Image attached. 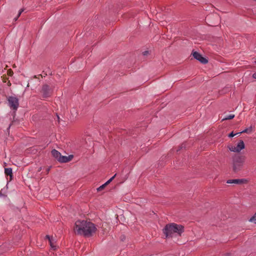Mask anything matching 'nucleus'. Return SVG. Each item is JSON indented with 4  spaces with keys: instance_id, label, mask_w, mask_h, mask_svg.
I'll use <instances>...</instances> for the list:
<instances>
[{
    "instance_id": "f257e3e1",
    "label": "nucleus",
    "mask_w": 256,
    "mask_h": 256,
    "mask_svg": "<svg viewBox=\"0 0 256 256\" xmlns=\"http://www.w3.org/2000/svg\"><path fill=\"white\" fill-rule=\"evenodd\" d=\"M96 230L94 224L88 221L77 220L75 223L74 232L86 236H92Z\"/></svg>"
},
{
    "instance_id": "f03ea898",
    "label": "nucleus",
    "mask_w": 256,
    "mask_h": 256,
    "mask_svg": "<svg viewBox=\"0 0 256 256\" xmlns=\"http://www.w3.org/2000/svg\"><path fill=\"white\" fill-rule=\"evenodd\" d=\"M184 232V226L174 223L168 224L164 229V233L166 238L172 237L174 236H180Z\"/></svg>"
},
{
    "instance_id": "7ed1b4c3",
    "label": "nucleus",
    "mask_w": 256,
    "mask_h": 256,
    "mask_svg": "<svg viewBox=\"0 0 256 256\" xmlns=\"http://www.w3.org/2000/svg\"><path fill=\"white\" fill-rule=\"evenodd\" d=\"M246 157L243 156L235 154L232 158V168L234 172L240 171L245 162Z\"/></svg>"
},
{
    "instance_id": "20e7f679",
    "label": "nucleus",
    "mask_w": 256,
    "mask_h": 256,
    "mask_svg": "<svg viewBox=\"0 0 256 256\" xmlns=\"http://www.w3.org/2000/svg\"><path fill=\"white\" fill-rule=\"evenodd\" d=\"M40 92L43 98H47L52 95V89L48 84H44L42 87Z\"/></svg>"
},
{
    "instance_id": "39448f33",
    "label": "nucleus",
    "mask_w": 256,
    "mask_h": 256,
    "mask_svg": "<svg viewBox=\"0 0 256 256\" xmlns=\"http://www.w3.org/2000/svg\"><path fill=\"white\" fill-rule=\"evenodd\" d=\"M8 100L10 108L16 110L19 106L18 100L14 96H9L8 98Z\"/></svg>"
},
{
    "instance_id": "423d86ee",
    "label": "nucleus",
    "mask_w": 256,
    "mask_h": 256,
    "mask_svg": "<svg viewBox=\"0 0 256 256\" xmlns=\"http://www.w3.org/2000/svg\"><path fill=\"white\" fill-rule=\"evenodd\" d=\"M192 54L194 58L200 61L201 63L206 64L208 62V60L203 57L200 53L196 52H194Z\"/></svg>"
},
{
    "instance_id": "0eeeda50",
    "label": "nucleus",
    "mask_w": 256,
    "mask_h": 256,
    "mask_svg": "<svg viewBox=\"0 0 256 256\" xmlns=\"http://www.w3.org/2000/svg\"><path fill=\"white\" fill-rule=\"evenodd\" d=\"M247 180L246 179H234V180H227L226 183L229 184H242L247 182Z\"/></svg>"
},
{
    "instance_id": "6e6552de",
    "label": "nucleus",
    "mask_w": 256,
    "mask_h": 256,
    "mask_svg": "<svg viewBox=\"0 0 256 256\" xmlns=\"http://www.w3.org/2000/svg\"><path fill=\"white\" fill-rule=\"evenodd\" d=\"M236 147V150L235 149L234 150H236V152H240L242 150L244 149L245 146L243 140H240Z\"/></svg>"
},
{
    "instance_id": "1a4fd4ad",
    "label": "nucleus",
    "mask_w": 256,
    "mask_h": 256,
    "mask_svg": "<svg viewBox=\"0 0 256 256\" xmlns=\"http://www.w3.org/2000/svg\"><path fill=\"white\" fill-rule=\"evenodd\" d=\"M72 157L73 156L72 155H70L68 156H63L61 155V156L58 162H67L70 161Z\"/></svg>"
},
{
    "instance_id": "9d476101",
    "label": "nucleus",
    "mask_w": 256,
    "mask_h": 256,
    "mask_svg": "<svg viewBox=\"0 0 256 256\" xmlns=\"http://www.w3.org/2000/svg\"><path fill=\"white\" fill-rule=\"evenodd\" d=\"M46 238L48 240L51 248L54 250H56L57 246L55 244L54 239L52 236L50 237L48 235L46 236Z\"/></svg>"
},
{
    "instance_id": "9b49d317",
    "label": "nucleus",
    "mask_w": 256,
    "mask_h": 256,
    "mask_svg": "<svg viewBox=\"0 0 256 256\" xmlns=\"http://www.w3.org/2000/svg\"><path fill=\"white\" fill-rule=\"evenodd\" d=\"M51 153L52 156L58 161H59L60 158L61 156L60 153L56 150H52Z\"/></svg>"
},
{
    "instance_id": "f8f14e48",
    "label": "nucleus",
    "mask_w": 256,
    "mask_h": 256,
    "mask_svg": "<svg viewBox=\"0 0 256 256\" xmlns=\"http://www.w3.org/2000/svg\"><path fill=\"white\" fill-rule=\"evenodd\" d=\"M4 173L6 175L8 176H10V179H12V169L11 168H6L4 169Z\"/></svg>"
},
{
    "instance_id": "ddd939ff",
    "label": "nucleus",
    "mask_w": 256,
    "mask_h": 256,
    "mask_svg": "<svg viewBox=\"0 0 256 256\" xmlns=\"http://www.w3.org/2000/svg\"><path fill=\"white\" fill-rule=\"evenodd\" d=\"M252 131V126H250L248 128H246L244 130L240 132L241 133H250Z\"/></svg>"
},
{
    "instance_id": "4468645a",
    "label": "nucleus",
    "mask_w": 256,
    "mask_h": 256,
    "mask_svg": "<svg viewBox=\"0 0 256 256\" xmlns=\"http://www.w3.org/2000/svg\"><path fill=\"white\" fill-rule=\"evenodd\" d=\"M234 117V114H230L228 116H226L225 118L223 119V120H232Z\"/></svg>"
},
{
    "instance_id": "2eb2a0df",
    "label": "nucleus",
    "mask_w": 256,
    "mask_h": 256,
    "mask_svg": "<svg viewBox=\"0 0 256 256\" xmlns=\"http://www.w3.org/2000/svg\"><path fill=\"white\" fill-rule=\"evenodd\" d=\"M24 9H20L19 10V12H18V14L16 18H15L14 19L15 21L17 20L18 18L20 16L21 14L24 12Z\"/></svg>"
},
{
    "instance_id": "dca6fc26",
    "label": "nucleus",
    "mask_w": 256,
    "mask_h": 256,
    "mask_svg": "<svg viewBox=\"0 0 256 256\" xmlns=\"http://www.w3.org/2000/svg\"><path fill=\"white\" fill-rule=\"evenodd\" d=\"M106 186V185H105V183H104V184H103L101 186L98 187L97 188V190L98 192H100V191L102 190Z\"/></svg>"
},
{
    "instance_id": "f3484780",
    "label": "nucleus",
    "mask_w": 256,
    "mask_h": 256,
    "mask_svg": "<svg viewBox=\"0 0 256 256\" xmlns=\"http://www.w3.org/2000/svg\"><path fill=\"white\" fill-rule=\"evenodd\" d=\"M116 176V174L115 175H114L109 180H108L106 183H105V185H108L114 179V178H115Z\"/></svg>"
},
{
    "instance_id": "a211bd4d",
    "label": "nucleus",
    "mask_w": 256,
    "mask_h": 256,
    "mask_svg": "<svg viewBox=\"0 0 256 256\" xmlns=\"http://www.w3.org/2000/svg\"><path fill=\"white\" fill-rule=\"evenodd\" d=\"M116 176V174L115 175H114L109 180H108L106 183H105V185H108L114 179V178H115Z\"/></svg>"
},
{
    "instance_id": "6ab92c4d",
    "label": "nucleus",
    "mask_w": 256,
    "mask_h": 256,
    "mask_svg": "<svg viewBox=\"0 0 256 256\" xmlns=\"http://www.w3.org/2000/svg\"><path fill=\"white\" fill-rule=\"evenodd\" d=\"M250 222H253L256 224V213L250 219Z\"/></svg>"
},
{
    "instance_id": "aec40b11",
    "label": "nucleus",
    "mask_w": 256,
    "mask_h": 256,
    "mask_svg": "<svg viewBox=\"0 0 256 256\" xmlns=\"http://www.w3.org/2000/svg\"><path fill=\"white\" fill-rule=\"evenodd\" d=\"M8 74L9 76H12L13 75V71L11 70V69H9L8 72Z\"/></svg>"
},
{
    "instance_id": "412c9836",
    "label": "nucleus",
    "mask_w": 256,
    "mask_h": 256,
    "mask_svg": "<svg viewBox=\"0 0 256 256\" xmlns=\"http://www.w3.org/2000/svg\"><path fill=\"white\" fill-rule=\"evenodd\" d=\"M240 134V132H238V133H236V134H234L233 132H232L231 133H230L228 135V136L230 137V138H232V137H233L234 136L236 135V134Z\"/></svg>"
},
{
    "instance_id": "4be33fe9",
    "label": "nucleus",
    "mask_w": 256,
    "mask_h": 256,
    "mask_svg": "<svg viewBox=\"0 0 256 256\" xmlns=\"http://www.w3.org/2000/svg\"><path fill=\"white\" fill-rule=\"evenodd\" d=\"M235 149H236V146H231V147H230V148H229V150H230V151H232V152H236V150H235Z\"/></svg>"
},
{
    "instance_id": "5701e85b",
    "label": "nucleus",
    "mask_w": 256,
    "mask_h": 256,
    "mask_svg": "<svg viewBox=\"0 0 256 256\" xmlns=\"http://www.w3.org/2000/svg\"><path fill=\"white\" fill-rule=\"evenodd\" d=\"M2 81L4 82H6L7 78L4 77H2Z\"/></svg>"
},
{
    "instance_id": "b1692460",
    "label": "nucleus",
    "mask_w": 256,
    "mask_h": 256,
    "mask_svg": "<svg viewBox=\"0 0 256 256\" xmlns=\"http://www.w3.org/2000/svg\"><path fill=\"white\" fill-rule=\"evenodd\" d=\"M148 51H144V52H143V54L144 56H146L148 55Z\"/></svg>"
},
{
    "instance_id": "393cba45",
    "label": "nucleus",
    "mask_w": 256,
    "mask_h": 256,
    "mask_svg": "<svg viewBox=\"0 0 256 256\" xmlns=\"http://www.w3.org/2000/svg\"><path fill=\"white\" fill-rule=\"evenodd\" d=\"M252 77L256 79V72L254 73L252 75Z\"/></svg>"
},
{
    "instance_id": "a878e982",
    "label": "nucleus",
    "mask_w": 256,
    "mask_h": 256,
    "mask_svg": "<svg viewBox=\"0 0 256 256\" xmlns=\"http://www.w3.org/2000/svg\"><path fill=\"white\" fill-rule=\"evenodd\" d=\"M56 116H57L58 120V122H60V118L59 116L58 115H57Z\"/></svg>"
},
{
    "instance_id": "bb28decb",
    "label": "nucleus",
    "mask_w": 256,
    "mask_h": 256,
    "mask_svg": "<svg viewBox=\"0 0 256 256\" xmlns=\"http://www.w3.org/2000/svg\"><path fill=\"white\" fill-rule=\"evenodd\" d=\"M8 86H10L11 85V83L10 82V81L8 82Z\"/></svg>"
}]
</instances>
